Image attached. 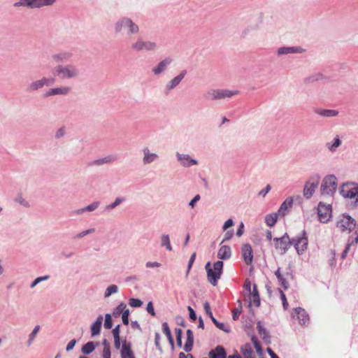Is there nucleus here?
Here are the masks:
<instances>
[{
    "instance_id": "obj_5",
    "label": "nucleus",
    "mask_w": 358,
    "mask_h": 358,
    "mask_svg": "<svg viewBox=\"0 0 358 358\" xmlns=\"http://www.w3.org/2000/svg\"><path fill=\"white\" fill-rule=\"evenodd\" d=\"M337 179L334 176H329L324 178L321 185V192L322 194H333L337 187Z\"/></svg>"
},
{
    "instance_id": "obj_59",
    "label": "nucleus",
    "mask_w": 358,
    "mask_h": 358,
    "mask_svg": "<svg viewBox=\"0 0 358 358\" xmlns=\"http://www.w3.org/2000/svg\"><path fill=\"white\" fill-rule=\"evenodd\" d=\"M234 224V222L231 219H229L227 220L224 224V226H223V229L224 230H226L227 229L232 227Z\"/></svg>"
},
{
    "instance_id": "obj_18",
    "label": "nucleus",
    "mask_w": 358,
    "mask_h": 358,
    "mask_svg": "<svg viewBox=\"0 0 358 358\" xmlns=\"http://www.w3.org/2000/svg\"><path fill=\"white\" fill-rule=\"evenodd\" d=\"M56 0H28L27 7L40 8L44 6H50L53 4Z\"/></svg>"
},
{
    "instance_id": "obj_2",
    "label": "nucleus",
    "mask_w": 358,
    "mask_h": 358,
    "mask_svg": "<svg viewBox=\"0 0 358 358\" xmlns=\"http://www.w3.org/2000/svg\"><path fill=\"white\" fill-rule=\"evenodd\" d=\"M279 284L285 289H287L291 282L294 280V275L289 266L280 267L275 272Z\"/></svg>"
},
{
    "instance_id": "obj_13",
    "label": "nucleus",
    "mask_w": 358,
    "mask_h": 358,
    "mask_svg": "<svg viewBox=\"0 0 358 358\" xmlns=\"http://www.w3.org/2000/svg\"><path fill=\"white\" fill-rule=\"evenodd\" d=\"M293 317L296 318L301 325H307L310 322L308 314L303 308H297L294 310Z\"/></svg>"
},
{
    "instance_id": "obj_29",
    "label": "nucleus",
    "mask_w": 358,
    "mask_h": 358,
    "mask_svg": "<svg viewBox=\"0 0 358 358\" xmlns=\"http://www.w3.org/2000/svg\"><path fill=\"white\" fill-rule=\"evenodd\" d=\"M278 213H274L269 215H267L265 217V222L266 224L269 227H273L276 223L278 217Z\"/></svg>"
},
{
    "instance_id": "obj_10",
    "label": "nucleus",
    "mask_w": 358,
    "mask_h": 358,
    "mask_svg": "<svg viewBox=\"0 0 358 358\" xmlns=\"http://www.w3.org/2000/svg\"><path fill=\"white\" fill-rule=\"evenodd\" d=\"M320 182L318 176L313 177L308 180L303 188V196L306 199H310L315 191Z\"/></svg>"
},
{
    "instance_id": "obj_40",
    "label": "nucleus",
    "mask_w": 358,
    "mask_h": 358,
    "mask_svg": "<svg viewBox=\"0 0 358 358\" xmlns=\"http://www.w3.org/2000/svg\"><path fill=\"white\" fill-rule=\"evenodd\" d=\"M112 318L110 314H106L105 316V322L104 327L106 329H111L112 328Z\"/></svg>"
},
{
    "instance_id": "obj_24",
    "label": "nucleus",
    "mask_w": 358,
    "mask_h": 358,
    "mask_svg": "<svg viewBox=\"0 0 358 358\" xmlns=\"http://www.w3.org/2000/svg\"><path fill=\"white\" fill-rule=\"evenodd\" d=\"M231 255V248L228 245H223L220 247L217 252L218 258L221 259H229Z\"/></svg>"
},
{
    "instance_id": "obj_19",
    "label": "nucleus",
    "mask_w": 358,
    "mask_h": 358,
    "mask_svg": "<svg viewBox=\"0 0 358 358\" xmlns=\"http://www.w3.org/2000/svg\"><path fill=\"white\" fill-rule=\"evenodd\" d=\"M209 358H227V353L222 346L218 345L208 353Z\"/></svg>"
},
{
    "instance_id": "obj_51",
    "label": "nucleus",
    "mask_w": 358,
    "mask_h": 358,
    "mask_svg": "<svg viewBox=\"0 0 358 358\" xmlns=\"http://www.w3.org/2000/svg\"><path fill=\"white\" fill-rule=\"evenodd\" d=\"M195 259H196V253L194 252L191 257H190V259L189 260V264H188V269H187V272L189 271V270L191 269L194 261H195Z\"/></svg>"
},
{
    "instance_id": "obj_38",
    "label": "nucleus",
    "mask_w": 358,
    "mask_h": 358,
    "mask_svg": "<svg viewBox=\"0 0 358 358\" xmlns=\"http://www.w3.org/2000/svg\"><path fill=\"white\" fill-rule=\"evenodd\" d=\"M117 289H117V285H110L106 289V291L105 292V296L107 297V296H110L113 294L116 293L117 292Z\"/></svg>"
},
{
    "instance_id": "obj_57",
    "label": "nucleus",
    "mask_w": 358,
    "mask_h": 358,
    "mask_svg": "<svg viewBox=\"0 0 358 358\" xmlns=\"http://www.w3.org/2000/svg\"><path fill=\"white\" fill-rule=\"evenodd\" d=\"M187 309L189 312V317L194 321L196 320V315L193 308L191 306H188Z\"/></svg>"
},
{
    "instance_id": "obj_36",
    "label": "nucleus",
    "mask_w": 358,
    "mask_h": 358,
    "mask_svg": "<svg viewBox=\"0 0 358 358\" xmlns=\"http://www.w3.org/2000/svg\"><path fill=\"white\" fill-rule=\"evenodd\" d=\"M257 329L259 334L262 336L264 340H267L268 338V334L266 331V329L263 327L261 322H259L257 325Z\"/></svg>"
},
{
    "instance_id": "obj_60",
    "label": "nucleus",
    "mask_w": 358,
    "mask_h": 358,
    "mask_svg": "<svg viewBox=\"0 0 358 358\" xmlns=\"http://www.w3.org/2000/svg\"><path fill=\"white\" fill-rule=\"evenodd\" d=\"M65 134V129L64 127H62L57 130L56 132L55 136L56 138H59L62 137Z\"/></svg>"
},
{
    "instance_id": "obj_25",
    "label": "nucleus",
    "mask_w": 358,
    "mask_h": 358,
    "mask_svg": "<svg viewBox=\"0 0 358 358\" xmlns=\"http://www.w3.org/2000/svg\"><path fill=\"white\" fill-rule=\"evenodd\" d=\"M292 204L293 199L292 197L287 198L281 204L278 210V214L280 215L284 216L286 214V211L292 206Z\"/></svg>"
},
{
    "instance_id": "obj_22",
    "label": "nucleus",
    "mask_w": 358,
    "mask_h": 358,
    "mask_svg": "<svg viewBox=\"0 0 358 358\" xmlns=\"http://www.w3.org/2000/svg\"><path fill=\"white\" fill-rule=\"evenodd\" d=\"M122 358H135L134 354L131 349V345L124 342L121 350Z\"/></svg>"
},
{
    "instance_id": "obj_15",
    "label": "nucleus",
    "mask_w": 358,
    "mask_h": 358,
    "mask_svg": "<svg viewBox=\"0 0 358 358\" xmlns=\"http://www.w3.org/2000/svg\"><path fill=\"white\" fill-rule=\"evenodd\" d=\"M55 83L54 78H43L41 80H36L30 84L29 87V90H36L43 87L45 85H50Z\"/></svg>"
},
{
    "instance_id": "obj_23",
    "label": "nucleus",
    "mask_w": 358,
    "mask_h": 358,
    "mask_svg": "<svg viewBox=\"0 0 358 358\" xmlns=\"http://www.w3.org/2000/svg\"><path fill=\"white\" fill-rule=\"evenodd\" d=\"M194 344V335L193 331L191 329L187 331V341L184 345V350L186 352H189L192 350Z\"/></svg>"
},
{
    "instance_id": "obj_34",
    "label": "nucleus",
    "mask_w": 358,
    "mask_h": 358,
    "mask_svg": "<svg viewBox=\"0 0 358 358\" xmlns=\"http://www.w3.org/2000/svg\"><path fill=\"white\" fill-rule=\"evenodd\" d=\"M178 162L184 166H191L197 164V162L192 158H178Z\"/></svg>"
},
{
    "instance_id": "obj_42",
    "label": "nucleus",
    "mask_w": 358,
    "mask_h": 358,
    "mask_svg": "<svg viewBox=\"0 0 358 358\" xmlns=\"http://www.w3.org/2000/svg\"><path fill=\"white\" fill-rule=\"evenodd\" d=\"M129 310H124L122 313V322L125 325H128L129 324Z\"/></svg>"
},
{
    "instance_id": "obj_8",
    "label": "nucleus",
    "mask_w": 358,
    "mask_h": 358,
    "mask_svg": "<svg viewBox=\"0 0 358 358\" xmlns=\"http://www.w3.org/2000/svg\"><path fill=\"white\" fill-rule=\"evenodd\" d=\"M55 71L62 79L74 78L78 75V69L73 66H58Z\"/></svg>"
},
{
    "instance_id": "obj_30",
    "label": "nucleus",
    "mask_w": 358,
    "mask_h": 358,
    "mask_svg": "<svg viewBox=\"0 0 358 358\" xmlns=\"http://www.w3.org/2000/svg\"><path fill=\"white\" fill-rule=\"evenodd\" d=\"M316 113L324 117H334L338 114V112L336 110H324V109H317Z\"/></svg>"
},
{
    "instance_id": "obj_53",
    "label": "nucleus",
    "mask_w": 358,
    "mask_h": 358,
    "mask_svg": "<svg viewBox=\"0 0 358 358\" xmlns=\"http://www.w3.org/2000/svg\"><path fill=\"white\" fill-rule=\"evenodd\" d=\"M127 306L125 303H120L116 308V310L118 313H122L124 310H127Z\"/></svg>"
},
{
    "instance_id": "obj_45",
    "label": "nucleus",
    "mask_w": 358,
    "mask_h": 358,
    "mask_svg": "<svg viewBox=\"0 0 358 358\" xmlns=\"http://www.w3.org/2000/svg\"><path fill=\"white\" fill-rule=\"evenodd\" d=\"M110 162V158H101V159L95 160L93 164L95 165H101L105 163H108Z\"/></svg>"
},
{
    "instance_id": "obj_14",
    "label": "nucleus",
    "mask_w": 358,
    "mask_h": 358,
    "mask_svg": "<svg viewBox=\"0 0 358 358\" xmlns=\"http://www.w3.org/2000/svg\"><path fill=\"white\" fill-rule=\"evenodd\" d=\"M241 254L245 263L247 265H250L253 260V250L252 246L248 243L243 245Z\"/></svg>"
},
{
    "instance_id": "obj_1",
    "label": "nucleus",
    "mask_w": 358,
    "mask_h": 358,
    "mask_svg": "<svg viewBox=\"0 0 358 358\" xmlns=\"http://www.w3.org/2000/svg\"><path fill=\"white\" fill-rule=\"evenodd\" d=\"M223 262L222 261H217L213 264V268L211 267L210 262H208L206 264L205 268L207 272V278L208 282L215 286L217 283V280L220 278L222 273Z\"/></svg>"
},
{
    "instance_id": "obj_44",
    "label": "nucleus",
    "mask_w": 358,
    "mask_h": 358,
    "mask_svg": "<svg viewBox=\"0 0 358 358\" xmlns=\"http://www.w3.org/2000/svg\"><path fill=\"white\" fill-rule=\"evenodd\" d=\"M203 308H204L206 315H208L210 318H212V317H213V315L211 312L210 306L208 302H206L203 304Z\"/></svg>"
},
{
    "instance_id": "obj_39",
    "label": "nucleus",
    "mask_w": 358,
    "mask_h": 358,
    "mask_svg": "<svg viewBox=\"0 0 358 358\" xmlns=\"http://www.w3.org/2000/svg\"><path fill=\"white\" fill-rule=\"evenodd\" d=\"M129 304L131 307L137 308L141 307L143 304V302L140 299L132 298L129 299Z\"/></svg>"
},
{
    "instance_id": "obj_49",
    "label": "nucleus",
    "mask_w": 358,
    "mask_h": 358,
    "mask_svg": "<svg viewBox=\"0 0 358 358\" xmlns=\"http://www.w3.org/2000/svg\"><path fill=\"white\" fill-rule=\"evenodd\" d=\"M39 329H40V327L39 326H36L35 327V328L34 329V330L32 331V332L29 335V342L35 338V336L38 334Z\"/></svg>"
},
{
    "instance_id": "obj_9",
    "label": "nucleus",
    "mask_w": 358,
    "mask_h": 358,
    "mask_svg": "<svg viewBox=\"0 0 358 358\" xmlns=\"http://www.w3.org/2000/svg\"><path fill=\"white\" fill-rule=\"evenodd\" d=\"M341 194L345 198L355 199L358 201V185L347 183L342 186Z\"/></svg>"
},
{
    "instance_id": "obj_26",
    "label": "nucleus",
    "mask_w": 358,
    "mask_h": 358,
    "mask_svg": "<svg viewBox=\"0 0 358 358\" xmlns=\"http://www.w3.org/2000/svg\"><path fill=\"white\" fill-rule=\"evenodd\" d=\"M103 317L99 315L94 323L91 327V334L92 336L99 334L102 324Z\"/></svg>"
},
{
    "instance_id": "obj_48",
    "label": "nucleus",
    "mask_w": 358,
    "mask_h": 358,
    "mask_svg": "<svg viewBox=\"0 0 358 358\" xmlns=\"http://www.w3.org/2000/svg\"><path fill=\"white\" fill-rule=\"evenodd\" d=\"M122 201V199L117 198L114 203H113L112 204L107 206V208L113 209V208H115L117 206H118L119 204H120Z\"/></svg>"
},
{
    "instance_id": "obj_63",
    "label": "nucleus",
    "mask_w": 358,
    "mask_h": 358,
    "mask_svg": "<svg viewBox=\"0 0 358 358\" xmlns=\"http://www.w3.org/2000/svg\"><path fill=\"white\" fill-rule=\"evenodd\" d=\"M160 265L161 264L157 262H148L146 263V267L148 268L159 267Z\"/></svg>"
},
{
    "instance_id": "obj_43",
    "label": "nucleus",
    "mask_w": 358,
    "mask_h": 358,
    "mask_svg": "<svg viewBox=\"0 0 358 358\" xmlns=\"http://www.w3.org/2000/svg\"><path fill=\"white\" fill-rule=\"evenodd\" d=\"M321 78H322V75L320 73H317L315 75H313V76L308 77V78H306V80L307 83H313L314 81L320 80Z\"/></svg>"
},
{
    "instance_id": "obj_3",
    "label": "nucleus",
    "mask_w": 358,
    "mask_h": 358,
    "mask_svg": "<svg viewBox=\"0 0 358 358\" xmlns=\"http://www.w3.org/2000/svg\"><path fill=\"white\" fill-rule=\"evenodd\" d=\"M356 227L355 220L350 215H342L336 221V227L342 232H350Z\"/></svg>"
},
{
    "instance_id": "obj_12",
    "label": "nucleus",
    "mask_w": 358,
    "mask_h": 358,
    "mask_svg": "<svg viewBox=\"0 0 358 358\" xmlns=\"http://www.w3.org/2000/svg\"><path fill=\"white\" fill-rule=\"evenodd\" d=\"M131 48L136 51H150L154 50L156 48V44L152 41H144L142 39H138L134 44H132Z\"/></svg>"
},
{
    "instance_id": "obj_32",
    "label": "nucleus",
    "mask_w": 358,
    "mask_h": 358,
    "mask_svg": "<svg viewBox=\"0 0 358 358\" xmlns=\"http://www.w3.org/2000/svg\"><path fill=\"white\" fill-rule=\"evenodd\" d=\"M300 48H280L278 50V55H285L294 52H301Z\"/></svg>"
},
{
    "instance_id": "obj_20",
    "label": "nucleus",
    "mask_w": 358,
    "mask_h": 358,
    "mask_svg": "<svg viewBox=\"0 0 358 358\" xmlns=\"http://www.w3.org/2000/svg\"><path fill=\"white\" fill-rule=\"evenodd\" d=\"M71 90L69 87H57V88H52L48 90L45 96H50L56 94H67Z\"/></svg>"
},
{
    "instance_id": "obj_46",
    "label": "nucleus",
    "mask_w": 358,
    "mask_h": 358,
    "mask_svg": "<svg viewBox=\"0 0 358 358\" xmlns=\"http://www.w3.org/2000/svg\"><path fill=\"white\" fill-rule=\"evenodd\" d=\"M280 293L281 299L282 301L283 307L285 309H287V306H288V302L287 301L285 294H284V292L282 290H280Z\"/></svg>"
},
{
    "instance_id": "obj_55",
    "label": "nucleus",
    "mask_w": 358,
    "mask_h": 358,
    "mask_svg": "<svg viewBox=\"0 0 358 358\" xmlns=\"http://www.w3.org/2000/svg\"><path fill=\"white\" fill-rule=\"evenodd\" d=\"M76 343V341L75 339L73 340H71L68 344H67V346H66V351H71L73 349Z\"/></svg>"
},
{
    "instance_id": "obj_41",
    "label": "nucleus",
    "mask_w": 358,
    "mask_h": 358,
    "mask_svg": "<svg viewBox=\"0 0 358 358\" xmlns=\"http://www.w3.org/2000/svg\"><path fill=\"white\" fill-rule=\"evenodd\" d=\"M341 143V140L338 137H336L334 138V141L331 145H329V143L327 144L328 148L331 150H335L336 148H338Z\"/></svg>"
},
{
    "instance_id": "obj_37",
    "label": "nucleus",
    "mask_w": 358,
    "mask_h": 358,
    "mask_svg": "<svg viewBox=\"0 0 358 358\" xmlns=\"http://www.w3.org/2000/svg\"><path fill=\"white\" fill-rule=\"evenodd\" d=\"M356 230L355 231L354 234L352 235V236L350 237L349 241L351 244L357 245L358 244V223L357 225L356 224Z\"/></svg>"
},
{
    "instance_id": "obj_56",
    "label": "nucleus",
    "mask_w": 358,
    "mask_h": 358,
    "mask_svg": "<svg viewBox=\"0 0 358 358\" xmlns=\"http://www.w3.org/2000/svg\"><path fill=\"white\" fill-rule=\"evenodd\" d=\"M113 335L114 338H120V325H117L113 329Z\"/></svg>"
},
{
    "instance_id": "obj_27",
    "label": "nucleus",
    "mask_w": 358,
    "mask_h": 358,
    "mask_svg": "<svg viewBox=\"0 0 358 358\" xmlns=\"http://www.w3.org/2000/svg\"><path fill=\"white\" fill-rule=\"evenodd\" d=\"M185 74L186 71H183L178 76L172 79L171 81L170 82L169 85L168 86V88L169 90H171L176 87L185 77Z\"/></svg>"
},
{
    "instance_id": "obj_16",
    "label": "nucleus",
    "mask_w": 358,
    "mask_h": 358,
    "mask_svg": "<svg viewBox=\"0 0 358 358\" xmlns=\"http://www.w3.org/2000/svg\"><path fill=\"white\" fill-rule=\"evenodd\" d=\"M291 242L292 244L294 245L299 254L303 252L307 248L308 239L304 236L293 239Z\"/></svg>"
},
{
    "instance_id": "obj_11",
    "label": "nucleus",
    "mask_w": 358,
    "mask_h": 358,
    "mask_svg": "<svg viewBox=\"0 0 358 358\" xmlns=\"http://www.w3.org/2000/svg\"><path fill=\"white\" fill-rule=\"evenodd\" d=\"M317 215L321 222L326 223L331 217V206L322 202L318 204Z\"/></svg>"
},
{
    "instance_id": "obj_54",
    "label": "nucleus",
    "mask_w": 358,
    "mask_h": 358,
    "mask_svg": "<svg viewBox=\"0 0 358 358\" xmlns=\"http://www.w3.org/2000/svg\"><path fill=\"white\" fill-rule=\"evenodd\" d=\"M94 231V229H88V230H86V231H83L81 233L77 234L76 237L77 238H80L86 236L87 234H90L91 232H93Z\"/></svg>"
},
{
    "instance_id": "obj_35",
    "label": "nucleus",
    "mask_w": 358,
    "mask_h": 358,
    "mask_svg": "<svg viewBox=\"0 0 358 358\" xmlns=\"http://www.w3.org/2000/svg\"><path fill=\"white\" fill-rule=\"evenodd\" d=\"M162 246L166 247V248L169 251L172 250L169 236L168 235H163L162 236Z\"/></svg>"
},
{
    "instance_id": "obj_61",
    "label": "nucleus",
    "mask_w": 358,
    "mask_h": 358,
    "mask_svg": "<svg viewBox=\"0 0 358 358\" xmlns=\"http://www.w3.org/2000/svg\"><path fill=\"white\" fill-rule=\"evenodd\" d=\"M69 57L68 54H59L54 56V58L57 60H63Z\"/></svg>"
},
{
    "instance_id": "obj_21",
    "label": "nucleus",
    "mask_w": 358,
    "mask_h": 358,
    "mask_svg": "<svg viewBox=\"0 0 358 358\" xmlns=\"http://www.w3.org/2000/svg\"><path fill=\"white\" fill-rule=\"evenodd\" d=\"M172 62V59L171 58H166L162 62L159 63V64L155 67L152 70L153 73L155 75H158L163 72L167 67L169 64H170Z\"/></svg>"
},
{
    "instance_id": "obj_62",
    "label": "nucleus",
    "mask_w": 358,
    "mask_h": 358,
    "mask_svg": "<svg viewBox=\"0 0 358 358\" xmlns=\"http://www.w3.org/2000/svg\"><path fill=\"white\" fill-rule=\"evenodd\" d=\"M98 207V203H94L91 205H89L87 206L85 209H83L82 210H88V211H92L94 210H95L96 208Z\"/></svg>"
},
{
    "instance_id": "obj_28",
    "label": "nucleus",
    "mask_w": 358,
    "mask_h": 358,
    "mask_svg": "<svg viewBox=\"0 0 358 358\" xmlns=\"http://www.w3.org/2000/svg\"><path fill=\"white\" fill-rule=\"evenodd\" d=\"M96 346V345L93 341L87 342L82 347V352L85 355H89L94 350Z\"/></svg>"
},
{
    "instance_id": "obj_17",
    "label": "nucleus",
    "mask_w": 358,
    "mask_h": 358,
    "mask_svg": "<svg viewBox=\"0 0 358 358\" xmlns=\"http://www.w3.org/2000/svg\"><path fill=\"white\" fill-rule=\"evenodd\" d=\"M249 301L250 306L253 305L255 307H259L260 305V298L256 285H253L252 290L249 293Z\"/></svg>"
},
{
    "instance_id": "obj_4",
    "label": "nucleus",
    "mask_w": 358,
    "mask_h": 358,
    "mask_svg": "<svg viewBox=\"0 0 358 358\" xmlns=\"http://www.w3.org/2000/svg\"><path fill=\"white\" fill-rule=\"evenodd\" d=\"M123 29H127L128 34H137L139 31L138 25L129 18H123L116 23L115 30L117 32L121 31Z\"/></svg>"
},
{
    "instance_id": "obj_47",
    "label": "nucleus",
    "mask_w": 358,
    "mask_h": 358,
    "mask_svg": "<svg viewBox=\"0 0 358 358\" xmlns=\"http://www.w3.org/2000/svg\"><path fill=\"white\" fill-rule=\"evenodd\" d=\"M147 311L152 316L155 315L154 306L152 302H149L147 305Z\"/></svg>"
},
{
    "instance_id": "obj_58",
    "label": "nucleus",
    "mask_w": 358,
    "mask_h": 358,
    "mask_svg": "<svg viewBox=\"0 0 358 358\" xmlns=\"http://www.w3.org/2000/svg\"><path fill=\"white\" fill-rule=\"evenodd\" d=\"M159 339H160L159 334V333H155V343L156 347L159 350H161V346H160V343H159Z\"/></svg>"
},
{
    "instance_id": "obj_50",
    "label": "nucleus",
    "mask_w": 358,
    "mask_h": 358,
    "mask_svg": "<svg viewBox=\"0 0 358 358\" xmlns=\"http://www.w3.org/2000/svg\"><path fill=\"white\" fill-rule=\"evenodd\" d=\"M251 340H252V342L255 348L257 350H261V345L259 344L258 339L255 336H252Z\"/></svg>"
},
{
    "instance_id": "obj_64",
    "label": "nucleus",
    "mask_w": 358,
    "mask_h": 358,
    "mask_svg": "<svg viewBox=\"0 0 358 358\" xmlns=\"http://www.w3.org/2000/svg\"><path fill=\"white\" fill-rule=\"evenodd\" d=\"M111 352L110 349L103 350L102 357L103 358H110Z\"/></svg>"
},
{
    "instance_id": "obj_31",
    "label": "nucleus",
    "mask_w": 358,
    "mask_h": 358,
    "mask_svg": "<svg viewBox=\"0 0 358 358\" xmlns=\"http://www.w3.org/2000/svg\"><path fill=\"white\" fill-rule=\"evenodd\" d=\"M241 352L245 358H255L253 350L249 345H244Z\"/></svg>"
},
{
    "instance_id": "obj_52",
    "label": "nucleus",
    "mask_w": 358,
    "mask_h": 358,
    "mask_svg": "<svg viewBox=\"0 0 358 358\" xmlns=\"http://www.w3.org/2000/svg\"><path fill=\"white\" fill-rule=\"evenodd\" d=\"M243 287H244V289L247 292H248V293H250V292L252 291V289H251V282H250V281L248 279H246L245 280V282H244V285H243Z\"/></svg>"
},
{
    "instance_id": "obj_6",
    "label": "nucleus",
    "mask_w": 358,
    "mask_h": 358,
    "mask_svg": "<svg viewBox=\"0 0 358 358\" xmlns=\"http://www.w3.org/2000/svg\"><path fill=\"white\" fill-rule=\"evenodd\" d=\"M238 94V91L228 90H212L208 92L207 99L210 100L221 99L225 98H230L234 95Z\"/></svg>"
},
{
    "instance_id": "obj_33",
    "label": "nucleus",
    "mask_w": 358,
    "mask_h": 358,
    "mask_svg": "<svg viewBox=\"0 0 358 358\" xmlns=\"http://www.w3.org/2000/svg\"><path fill=\"white\" fill-rule=\"evenodd\" d=\"M162 329H163V331L165 334V335L166 336L169 343L171 344V345H173V337H172L171 332V330L169 329V327L167 322H164L162 324Z\"/></svg>"
},
{
    "instance_id": "obj_7",
    "label": "nucleus",
    "mask_w": 358,
    "mask_h": 358,
    "mask_svg": "<svg viewBox=\"0 0 358 358\" xmlns=\"http://www.w3.org/2000/svg\"><path fill=\"white\" fill-rule=\"evenodd\" d=\"M273 241L275 248L278 253L280 255L285 254L292 245V242L289 236L287 235H284L281 238H275L273 239Z\"/></svg>"
}]
</instances>
